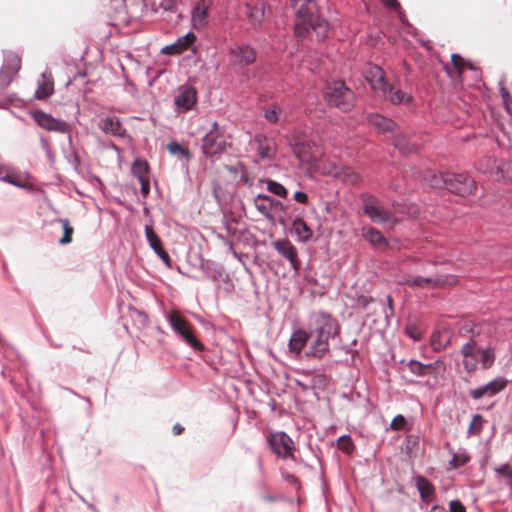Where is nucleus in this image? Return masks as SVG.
I'll return each mask as SVG.
<instances>
[{
  "mask_svg": "<svg viewBox=\"0 0 512 512\" xmlns=\"http://www.w3.org/2000/svg\"><path fill=\"white\" fill-rule=\"evenodd\" d=\"M145 238L148 242L149 247L154 251V253L162 260L164 265L171 269L172 268V260L168 254V252L163 247V243L159 235L156 233L152 225H145L144 228Z\"/></svg>",
  "mask_w": 512,
  "mask_h": 512,
  "instance_id": "16",
  "label": "nucleus"
},
{
  "mask_svg": "<svg viewBox=\"0 0 512 512\" xmlns=\"http://www.w3.org/2000/svg\"><path fill=\"white\" fill-rule=\"evenodd\" d=\"M501 96L503 99L504 106L506 107L507 111L509 110V104L512 101L511 95L508 92V90L504 87H501L500 89Z\"/></svg>",
  "mask_w": 512,
  "mask_h": 512,
  "instance_id": "56",
  "label": "nucleus"
},
{
  "mask_svg": "<svg viewBox=\"0 0 512 512\" xmlns=\"http://www.w3.org/2000/svg\"><path fill=\"white\" fill-rule=\"evenodd\" d=\"M415 487L419 493L420 499L424 504L432 502L436 497V490L433 483L422 475L414 477Z\"/></svg>",
  "mask_w": 512,
  "mask_h": 512,
  "instance_id": "23",
  "label": "nucleus"
},
{
  "mask_svg": "<svg viewBox=\"0 0 512 512\" xmlns=\"http://www.w3.org/2000/svg\"><path fill=\"white\" fill-rule=\"evenodd\" d=\"M88 181L94 187L98 188L99 190H101L103 188V186H104V184L102 183L101 179L98 176H95V175H89Z\"/></svg>",
  "mask_w": 512,
  "mask_h": 512,
  "instance_id": "60",
  "label": "nucleus"
},
{
  "mask_svg": "<svg viewBox=\"0 0 512 512\" xmlns=\"http://www.w3.org/2000/svg\"><path fill=\"white\" fill-rule=\"evenodd\" d=\"M138 181L141 185V194L143 195L144 198H146L148 196V194L150 193L149 178L140 179Z\"/></svg>",
  "mask_w": 512,
  "mask_h": 512,
  "instance_id": "52",
  "label": "nucleus"
},
{
  "mask_svg": "<svg viewBox=\"0 0 512 512\" xmlns=\"http://www.w3.org/2000/svg\"><path fill=\"white\" fill-rule=\"evenodd\" d=\"M450 512H466L465 507L460 500H451L449 502Z\"/></svg>",
  "mask_w": 512,
  "mask_h": 512,
  "instance_id": "50",
  "label": "nucleus"
},
{
  "mask_svg": "<svg viewBox=\"0 0 512 512\" xmlns=\"http://www.w3.org/2000/svg\"><path fill=\"white\" fill-rule=\"evenodd\" d=\"M309 330L330 341L340 335L341 326L331 313L319 311L312 315Z\"/></svg>",
  "mask_w": 512,
  "mask_h": 512,
  "instance_id": "6",
  "label": "nucleus"
},
{
  "mask_svg": "<svg viewBox=\"0 0 512 512\" xmlns=\"http://www.w3.org/2000/svg\"><path fill=\"white\" fill-rule=\"evenodd\" d=\"M469 331L472 333V336L460 349V354L464 357L462 361L463 369L471 374L477 370L478 362L482 369H490L496 360V349L492 346L479 347L473 329L471 328Z\"/></svg>",
  "mask_w": 512,
  "mask_h": 512,
  "instance_id": "3",
  "label": "nucleus"
},
{
  "mask_svg": "<svg viewBox=\"0 0 512 512\" xmlns=\"http://www.w3.org/2000/svg\"><path fill=\"white\" fill-rule=\"evenodd\" d=\"M149 164L145 159L136 158L131 166V173L138 180L148 178Z\"/></svg>",
  "mask_w": 512,
  "mask_h": 512,
  "instance_id": "31",
  "label": "nucleus"
},
{
  "mask_svg": "<svg viewBox=\"0 0 512 512\" xmlns=\"http://www.w3.org/2000/svg\"><path fill=\"white\" fill-rule=\"evenodd\" d=\"M508 380L505 377H496L490 382L470 390V396L474 400H480L484 397H494L506 388Z\"/></svg>",
  "mask_w": 512,
  "mask_h": 512,
  "instance_id": "15",
  "label": "nucleus"
},
{
  "mask_svg": "<svg viewBox=\"0 0 512 512\" xmlns=\"http://www.w3.org/2000/svg\"><path fill=\"white\" fill-rule=\"evenodd\" d=\"M198 102L197 89L189 84L180 85L174 95L173 103L178 113L193 110Z\"/></svg>",
  "mask_w": 512,
  "mask_h": 512,
  "instance_id": "11",
  "label": "nucleus"
},
{
  "mask_svg": "<svg viewBox=\"0 0 512 512\" xmlns=\"http://www.w3.org/2000/svg\"><path fill=\"white\" fill-rule=\"evenodd\" d=\"M462 62H464V59L454 53L451 55V63H452V69L450 68H447L446 69V72L448 74L449 77H453V72H455L458 76H460L463 72V66H462Z\"/></svg>",
  "mask_w": 512,
  "mask_h": 512,
  "instance_id": "37",
  "label": "nucleus"
},
{
  "mask_svg": "<svg viewBox=\"0 0 512 512\" xmlns=\"http://www.w3.org/2000/svg\"><path fill=\"white\" fill-rule=\"evenodd\" d=\"M337 445L340 450L347 454L352 453V451L354 450V443L349 434L341 435L337 439Z\"/></svg>",
  "mask_w": 512,
  "mask_h": 512,
  "instance_id": "40",
  "label": "nucleus"
},
{
  "mask_svg": "<svg viewBox=\"0 0 512 512\" xmlns=\"http://www.w3.org/2000/svg\"><path fill=\"white\" fill-rule=\"evenodd\" d=\"M307 331L309 344L304 351V356L306 358L322 359L330 351L329 341L309 329Z\"/></svg>",
  "mask_w": 512,
  "mask_h": 512,
  "instance_id": "13",
  "label": "nucleus"
},
{
  "mask_svg": "<svg viewBox=\"0 0 512 512\" xmlns=\"http://www.w3.org/2000/svg\"><path fill=\"white\" fill-rule=\"evenodd\" d=\"M293 199L300 204H308V195L303 191H296L293 195Z\"/></svg>",
  "mask_w": 512,
  "mask_h": 512,
  "instance_id": "53",
  "label": "nucleus"
},
{
  "mask_svg": "<svg viewBox=\"0 0 512 512\" xmlns=\"http://www.w3.org/2000/svg\"><path fill=\"white\" fill-rule=\"evenodd\" d=\"M495 472L505 480V484L512 490V467L503 464L495 469Z\"/></svg>",
  "mask_w": 512,
  "mask_h": 512,
  "instance_id": "41",
  "label": "nucleus"
},
{
  "mask_svg": "<svg viewBox=\"0 0 512 512\" xmlns=\"http://www.w3.org/2000/svg\"><path fill=\"white\" fill-rule=\"evenodd\" d=\"M281 113L282 109L278 104H271L265 108L263 116L269 123H277Z\"/></svg>",
  "mask_w": 512,
  "mask_h": 512,
  "instance_id": "35",
  "label": "nucleus"
},
{
  "mask_svg": "<svg viewBox=\"0 0 512 512\" xmlns=\"http://www.w3.org/2000/svg\"><path fill=\"white\" fill-rule=\"evenodd\" d=\"M429 184L433 188H445L450 193L460 197L471 195L477 188L475 180L466 172L433 174Z\"/></svg>",
  "mask_w": 512,
  "mask_h": 512,
  "instance_id": "4",
  "label": "nucleus"
},
{
  "mask_svg": "<svg viewBox=\"0 0 512 512\" xmlns=\"http://www.w3.org/2000/svg\"><path fill=\"white\" fill-rule=\"evenodd\" d=\"M253 143L256 145L260 160L273 159L275 155V142L273 139L268 138L263 133H257L253 138Z\"/></svg>",
  "mask_w": 512,
  "mask_h": 512,
  "instance_id": "21",
  "label": "nucleus"
},
{
  "mask_svg": "<svg viewBox=\"0 0 512 512\" xmlns=\"http://www.w3.org/2000/svg\"><path fill=\"white\" fill-rule=\"evenodd\" d=\"M53 91V86L50 82H44L36 91V96L39 99L49 96Z\"/></svg>",
  "mask_w": 512,
  "mask_h": 512,
  "instance_id": "47",
  "label": "nucleus"
},
{
  "mask_svg": "<svg viewBox=\"0 0 512 512\" xmlns=\"http://www.w3.org/2000/svg\"><path fill=\"white\" fill-rule=\"evenodd\" d=\"M227 146L222 134H215V131H208L202 139V151L207 157L222 154Z\"/></svg>",
  "mask_w": 512,
  "mask_h": 512,
  "instance_id": "17",
  "label": "nucleus"
},
{
  "mask_svg": "<svg viewBox=\"0 0 512 512\" xmlns=\"http://www.w3.org/2000/svg\"><path fill=\"white\" fill-rule=\"evenodd\" d=\"M167 150L169 153L173 156L179 157L180 159H184L186 161H189L192 158V154L190 150L183 145H181L177 141H171L167 145Z\"/></svg>",
  "mask_w": 512,
  "mask_h": 512,
  "instance_id": "32",
  "label": "nucleus"
},
{
  "mask_svg": "<svg viewBox=\"0 0 512 512\" xmlns=\"http://www.w3.org/2000/svg\"><path fill=\"white\" fill-rule=\"evenodd\" d=\"M245 168V165L242 163V162H238L236 165H229L227 166V171L234 175V176H237L238 173H240L241 171H243Z\"/></svg>",
  "mask_w": 512,
  "mask_h": 512,
  "instance_id": "54",
  "label": "nucleus"
},
{
  "mask_svg": "<svg viewBox=\"0 0 512 512\" xmlns=\"http://www.w3.org/2000/svg\"><path fill=\"white\" fill-rule=\"evenodd\" d=\"M361 235L374 249L384 252L389 249L390 245L388 240L378 229L367 226L361 229Z\"/></svg>",
  "mask_w": 512,
  "mask_h": 512,
  "instance_id": "19",
  "label": "nucleus"
},
{
  "mask_svg": "<svg viewBox=\"0 0 512 512\" xmlns=\"http://www.w3.org/2000/svg\"><path fill=\"white\" fill-rule=\"evenodd\" d=\"M34 120L48 130H60L61 123L42 112L33 113Z\"/></svg>",
  "mask_w": 512,
  "mask_h": 512,
  "instance_id": "30",
  "label": "nucleus"
},
{
  "mask_svg": "<svg viewBox=\"0 0 512 512\" xmlns=\"http://www.w3.org/2000/svg\"><path fill=\"white\" fill-rule=\"evenodd\" d=\"M405 334L413 341H420L423 337V332L415 323H409L406 325Z\"/></svg>",
  "mask_w": 512,
  "mask_h": 512,
  "instance_id": "42",
  "label": "nucleus"
},
{
  "mask_svg": "<svg viewBox=\"0 0 512 512\" xmlns=\"http://www.w3.org/2000/svg\"><path fill=\"white\" fill-rule=\"evenodd\" d=\"M73 235V227L70 226L68 220L66 219V245L72 241Z\"/></svg>",
  "mask_w": 512,
  "mask_h": 512,
  "instance_id": "61",
  "label": "nucleus"
},
{
  "mask_svg": "<svg viewBox=\"0 0 512 512\" xmlns=\"http://www.w3.org/2000/svg\"><path fill=\"white\" fill-rule=\"evenodd\" d=\"M254 206L257 211L268 220L273 219V213L278 215V222L286 226L284 217L287 216L288 206L273 197L260 193L254 198Z\"/></svg>",
  "mask_w": 512,
  "mask_h": 512,
  "instance_id": "8",
  "label": "nucleus"
},
{
  "mask_svg": "<svg viewBox=\"0 0 512 512\" xmlns=\"http://www.w3.org/2000/svg\"><path fill=\"white\" fill-rule=\"evenodd\" d=\"M267 443L271 451L282 459H291L297 462V458L292 453L294 442L292 438L284 431L272 432L267 438Z\"/></svg>",
  "mask_w": 512,
  "mask_h": 512,
  "instance_id": "10",
  "label": "nucleus"
},
{
  "mask_svg": "<svg viewBox=\"0 0 512 512\" xmlns=\"http://www.w3.org/2000/svg\"><path fill=\"white\" fill-rule=\"evenodd\" d=\"M246 15L254 30L261 28L265 16V2L263 0H249L245 4Z\"/></svg>",
  "mask_w": 512,
  "mask_h": 512,
  "instance_id": "18",
  "label": "nucleus"
},
{
  "mask_svg": "<svg viewBox=\"0 0 512 512\" xmlns=\"http://www.w3.org/2000/svg\"><path fill=\"white\" fill-rule=\"evenodd\" d=\"M309 337L308 331L303 328L295 329L289 339L288 348L290 353L294 356L299 357L304 355L305 349L308 347Z\"/></svg>",
  "mask_w": 512,
  "mask_h": 512,
  "instance_id": "20",
  "label": "nucleus"
},
{
  "mask_svg": "<svg viewBox=\"0 0 512 512\" xmlns=\"http://www.w3.org/2000/svg\"><path fill=\"white\" fill-rule=\"evenodd\" d=\"M212 2L209 0H196L191 9V25L195 30L204 29L210 19L209 10Z\"/></svg>",
  "mask_w": 512,
  "mask_h": 512,
  "instance_id": "14",
  "label": "nucleus"
},
{
  "mask_svg": "<svg viewBox=\"0 0 512 512\" xmlns=\"http://www.w3.org/2000/svg\"><path fill=\"white\" fill-rule=\"evenodd\" d=\"M484 418L481 414H475L472 417L471 423L468 427V435H479L482 431Z\"/></svg>",
  "mask_w": 512,
  "mask_h": 512,
  "instance_id": "39",
  "label": "nucleus"
},
{
  "mask_svg": "<svg viewBox=\"0 0 512 512\" xmlns=\"http://www.w3.org/2000/svg\"><path fill=\"white\" fill-rule=\"evenodd\" d=\"M360 200L363 205V210L370 206H376L380 204V200L377 196L371 193H362L360 195Z\"/></svg>",
  "mask_w": 512,
  "mask_h": 512,
  "instance_id": "46",
  "label": "nucleus"
},
{
  "mask_svg": "<svg viewBox=\"0 0 512 512\" xmlns=\"http://www.w3.org/2000/svg\"><path fill=\"white\" fill-rule=\"evenodd\" d=\"M366 121L374 129L381 133L393 132L396 128V123L379 113H369L366 116Z\"/></svg>",
  "mask_w": 512,
  "mask_h": 512,
  "instance_id": "25",
  "label": "nucleus"
},
{
  "mask_svg": "<svg viewBox=\"0 0 512 512\" xmlns=\"http://www.w3.org/2000/svg\"><path fill=\"white\" fill-rule=\"evenodd\" d=\"M266 189L271 194L278 196L280 198L286 199L288 197L287 188L275 180L267 179Z\"/></svg>",
  "mask_w": 512,
  "mask_h": 512,
  "instance_id": "33",
  "label": "nucleus"
},
{
  "mask_svg": "<svg viewBox=\"0 0 512 512\" xmlns=\"http://www.w3.org/2000/svg\"><path fill=\"white\" fill-rule=\"evenodd\" d=\"M182 51L180 50L178 44L176 43V41L170 45H166L164 46L162 49H161V53L162 54H166V55H174V54H179L181 53Z\"/></svg>",
  "mask_w": 512,
  "mask_h": 512,
  "instance_id": "49",
  "label": "nucleus"
},
{
  "mask_svg": "<svg viewBox=\"0 0 512 512\" xmlns=\"http://www.w3.org/2000/svg\"><path fill=\"white\" fill-rule=\"evenodd\" d=\"M291 233L294 234L298 242L306 243L313 237V230L308 226L304 219L296 216L291 222Z\"/></svg>",
  "mask_w": 512,
  "mask_h": 512,
  "instance_id": "26",
  "label": "nucleus"
},
{
  "mask_svg": "<svg viewBox=\"0 0 512 512\" xmlns=\"http://www.w3.org/2000/svg\"><path fill=\"white\" fill-rule=\"evenodd\" d=\"M196 41V35L193 32H188L176 40L181 51L188 49Z\"/></svg>",
  "mask_w": 512,
  "mask_h": 512,
  "instance_id": "43",
  "label": "nucleus"
},
{
  "mask_svg": "<svg viewBox=\"0 0 512 512\" xmlns=\"http://www.w3.org/2000/svg\"><path fill=\"white\" fill-rule=\"evenodd\" d=\"M70 163L71 165L74 167V170L78 173V174H83L84 170H83V166L80 162V158L79 156L76 154V153H73V157L72 159L70 160Z\"/></svg>",
  "mask_w": 512,
  "mask_h": 512,
  "instance_id": "51",
  "label": "nucleus"
},
{
  "mask_svg": "<svg viewBox=\"0 0 512 512\" xmlns=\"http://www.w3.org/2000/svg\"><path fill=\"white\" fill-rule=\"evenodd\" d=\"M394 11H396V12H397V14H398V19H399V21H400L403 25H405V26H406L407 28H409V29H414V28L412 27V25L409 23V21H408V19H407L406 15H405V12L401 9V7H400L399 9H395Z\"/></svg>",
  "mask_w": 512,
  "mask_h": 512,
  "instance_id": "55",
  "label": "nucleus"
},
{
  "mask_svg": "<svg viewBox=\"0 0 512 512\" xmlns=\"http://www.w3.org/2000/svg\"><path fill=\"white\" fill-rule=\"evenodd\" d=\"M229 62L232 66L244 69L257 60V50L247 42H236L228 49Z\"/></svg>",
  "mask_w": 512,
  "mask_h": 512,
  "instance_id": "9",
  "label": "nucleus"
},
{
  "mask_svg": "<svg viewBox=\"0 0 512 512\" xmlns=\"http://www.w3.org/2000/svg\"><path fill=\"white\" fill-rule=\"evenodd\" d=\"M200 268L205 276L213 282L227 281L229 278L228 274L225 273L223 265L213 260L201 259Z\"/></svg>",
  "mask_w": 512,
  "mask_h": 512,
  "instance_id": "22",
  "label": "nucleus"
},
{
  "mask_svg": "<svg viewBox=\"0 0 512 512\" xmlns=\"http://www.w3.org/2000/svg\"><path fill=\"white\" fill-rule=\"evenodd\" d=\"M373 300L374 299L371 296L362 295L358 298L357 303L361 308L366 309Z\"/></svg>",
  "mask_w": 512,
  "mask_h": 512,
  "instance_id": "57",
  "label": "nucleus"
},
{
  "mask_svg": "<svg viewBox=\"0 0 512 512\" xmlns=\"http://www.w3.org/2000/svg\"><path fill=\"white\" fill-rule=\"evenodd\" d=\"M407 425L408 423L406 418L402 414H398L392 419L389 427L393 431H400L405 430Z\"/></svg>",
  "mask_w": 512,
  "mask_h": 512,
  "instance_id": "45",
  "label": "nucleus"
},
{
  "mask_svg": "<svg viewBox=\"0 0 512 512\" xmlns=\"http://www.w3.org/2000/svg\"><path fill=\"white\" fill-rule=\"evenodd\" d=\"M343 179L351 185H358L361 181L360 175L349 167L343 169Z\"/></svg>",
  "mask_w": 512,
  "mask_h": 512,
  "instance_id": "44",
  "label": "nucleus"
},
{
  "mask_svg": "<svg viewBox=\"0 0 512 512\" xmlns=\"http://www.w3.org/2000/svg\"><path fill=\"white\" fill-rule=\"evenodd\" d=\"M99 128L105 133L114 137L124 138L127 135L126 129L122 126L120 119L116 116L101 118Z\"/></svg>",
  "mask_w": 512,
  "mask_h": 512,
  "instance_id": "24",
  "label": "nucleus"
},
{
  "mask_svg": "<svg viewBox=\"0 0 512 512\" xmlns=\"http://www.w3.org/2000/svg\"><path fill=\"white\" fill-rule=\"evenodd\" d=\"M470 461V456L462 451L460 453H453L452 459L449 461V466L452 469H458L465 466Z\"/></svg>",
  "mask_w": 512,
  "mask_h": 512,
  "instance_id": "36",
  "label": "nucleus"
},
{
  "mask_svg": "<svg viewBox=\"0 0 512 512\" xmlns=\"http://www.w3.org/2000/svg\"><path fill=\"white\" fill-rule=\"evenodd\" d=\"M166 319L173 332L187 345L197 351L204 349L203 344L195 337L191 325L178 312L166 314Z\"/></svg>",
  "mask_w": 512,
  "mask_h": 512,
  "instance_id": "7",
  "label": "nucleus"
},
{
  "mask_svg": "<svg viewBox=\"0 0 512 512\" xmlns=\"http://www.w3.org/2000/svg\"><path fill=\"white\" fill-rule=\"evenodd\" d=\"M449 342V339H443V335L440 331H434L430 336L432 349L437 352L445 350Z\"/></svg>",
  "mask_w": 512,
  "mask_h": 512,
  "instance_id": "34",
  "label": "nucleus"
},
{
  "mask_svg": "<svg viewBox=\"0 0 512 512\" xmlns=\"http://www.w3.org/2000/svg\"><path fill=\"white\" fill-rule=\"evenodd\" d=\"M446 283V279L442 275H437L435 277H423V276H414L410 277L406 280V284L410 287H427V288H435L438 286H442Z\"/></svg>",
  "mask_w": 512,
  "mask_h": 512,
  "instance_id": "28",
  "label": "nucleus"
},
{
  "mask_svg": "<svg viewBox=\"0 0 512 512\" xmlns=\"http://www.w3.org/2000/svg\"><path fill=\"white\" fill-rule=\"evenodd\" d=\"M419 438L416 435L410 434L405 438V446L407 452H412L414 448L418 445Z\"/></svg>",
  "mask_w": 512,
  "mask_h": 512,
  "instance_id": "48",
  "label": "nucleus"
},
{
  "mask_svg": "<svg viewBox=\"0 0 512 512\" xmlns=\"http://www.w3.org/2000/svg\"><path fill=\"white\" fill-rule=\"evenodd\" d=\"M382 4L390 10H395L400 8V3L398 0H380Z\"/></svg>",
  "mask_w": 512,
  "mask_h": 512,
  "instance_id": "58",
  "label": "nucleus"
},
{
  "mask_svg": "<svg viewBox=\"0 0 512 512\" xmlns=\"http://www.w3.org/2000/svg\"><path fill=\"white\" fill-rule=\"evenodd\" d=\"M239 181L243 182L245 185L251 186L253 184L252 179L250 178L246 167L243 171L240 172Z\"/></svg>",
  "mask_w": 512,
  "mask_h": 512,
  "instance_id": "59",
  "label": "nucleus"
},
{
  "mask_svg": "<svg viewBox=\"0 0 512 512\" xmlns=\"http://www.w3.org/2000/svg\"><path fill=\"white\" fill-rule=\"evenodd\" d=\"M363 76L370 88L380 92L382 97L391 104L400 105L412 101L411 95L388 82L385 71L379 65L367 63L363 69Z\"/></svg>",
  "mask_w": 512,
  "mask_h": 512,
  "instance_id": "2",
  "label": "nucleus"
},
{
  "mask_svg": "<svg viewBox=\"0 0 512 512\" xmlns=\"http://www.w3.org/2000/svg\"><path fill=\"white\" fill-rule=\"evenodd\" d=\"M342 350H344L346 354H350L352 356V359H354L359 354V351L353 349L350 344L343 346Z\"/></svg>",
  "mask_w": 512,
  "mask_h": 512,
  "instance_id": "62",
  "label": "nucleus"
},
{
  "mask_svg": "<svg viewBox=\"0 0 512 512\" xmlns=\"http://www.w3.org/2000/svg\"><path fill=\"white\" fill-rule=\"evenodd\" d=\"M322 95L328 107L336 108L343 113L352 111L355 106V93L344 80L337 79L326 82Z\"/></svg>",
  "mask_w": 512,
  "mask_h": 512,
  "instance_id": "5",
  "label": "nucleus"
},
{
  "mask_svg": "<svg viewBox=\"0 0 512 512\" xmlns=\"http://www.w3.org/2000/svg\"><path fill=\"white\" fill-rule=\"evenodd\" d=\"M277 253L285 258L291 268L297 273L301 268V261L298 259L297 248L286 238L277 239L271 243Z\"/></svg>",
  "mask_w": 512,
  "mask_h": 512,
  "instance_id": "12",
  "label": "nucleus"
},
{
  "mask_svg": "<svg viewBox=\"0 0 512 512\" xmlns=\"http://www.w3.org/2000/svg\"><path fill=\"white\" fill-rule=\"evenodd\" d=\"M183 431H184V427L181 424H179V423H176L172 427V432H173L174 435H180V434L183 433Z\"/></svg>",
  "mask_w": 512,
  "mask_h": 512,
  "instance_id": "64",
  "label": "nucleus"
},
{
  "mask_svg": "<svg viewBox=\"0 0 512 512\" xmlns=\"http://www.w3.org/2000/svg\"><path fill=\"white\" fill-rule=\"evenodd\" d=\"M364 214L369 217V219L377 224H385L389 222H393L394 215L391 211L383 208L380 204L376 206H370L364 209Z\"/></svg>",
  "mask_w": 512,
  "mask_h": 512,
  "instance_id": "27",
  "label": "nucleus"
},
{
  "mask_svg": "<svg viewBox=\"0 0 512 512\" xmlns=\"http://www.w3.org/2000/svg\"><path fill=\"white\" fill-rule=\"evenodd\" d=\"M145 6L149 7L154 13L160 11L173 12L175 9L174 0H145Z\"/></svg>",
  "mask_w": 512,
  "mask_h": 512,
  "instance_id": "29",
  "label": "nucleus"
},
{
  "mask_svg": "<svg viewBox=\"0 0 512 512\" xmlns=\"http://www.w3.org/2000/svg\"><path fill=\"white\" fill-rule=\"evenodd\" d=\"M407 366L409 368V371L416 376L423 377L430 373L429 371H426L425 363H422L415 359H410L407 362Z\"/></svg>",
  "mask_w": 512,
  "mask_h": 512,
  "instance_id": "38",
  "label": "nucleus"
},
{
  "mask_svg": "<svg viewBox=\"0 0 512 512\" xmlns=\"http://www.w3.org/2000/svg\"><path fill=\"white\" fill-rule=\"evenodd\" d=\"M283 477L290 484L298 483V478L296 476H294L293 474L286 473V474H283Z\"/></svg>",
  "mask_w": 512,
  "mask_h": 512,
  "instance_id": "63",
  "label": "nucleus"
},
{
  "mask_svg": "<svg viewBox=\"0 0 512 512\" xmlns=\"http://www.w3.org/2000/svg\"><path fill=\"white\" fill-rule=\"evenodd\" d=\"M295 11L294 34L297 38H306L314 31L320 40L327 37L329 22L316 14L317 4L314 0H290Z\"/></svg>",
  "mask_w": 512,
  "mask_h": 512,
  "instance_id": "1",
  "label": "nucleus"
}]
</instances>
